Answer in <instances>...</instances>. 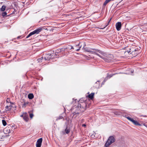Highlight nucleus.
Instances as JSON below:
<instances>
[{"mask_svg":"<svg viewBox=\"0 0 147 147\" xmlns=\"http://www.w3.org/2000/svg\"><path fill=\"white\" fill-rule=\"evenodd\" d=\"M26 121H28L29 119L27 113L25 112V115L23 118Z\"/></svg>","mask_w":147,"mask_h":147,"instance_id":"nucleus-13","label":"nucleus"},{"mask_svg":"<svg viewBox=\"0 0 147 147\" xmlns=\"http://www.w3.org/2000/svg\"><path fill=\"white\" fill-rule=\"evenodd\" d=\"M76 101V99L75 100V101Z\"/></svg>","mask_w":147,"mask_h":147,"instance_id":"nucleus-43","label":"nucleus"},{"mask_svg":"<svg viewBox=\"0 0 147 147\" xmlns=\"http://www.w3.org/2000/svg\"><path fill=\"white\" fill-rule=\"evenodd\" d=\"M42 28L39 27L32 31V32L33 34H38L42 30Z\"/></svg>","mask_w":147,"mask_h":147,"instance_id":"nucleus-7","label":"nucleus"},{"mask_svg":"<svg viewBox=\"0 0 147 147\" xmlns=\"http://www.w3.org/2000/svg\"><path fill=\"white\" fill-rule=\"evenodd\" d=\"M131 51L130 50H129V51L127 50V51H125V53H126L127 52L129 54H131Z\"/></svg>","mask_w":147,"mask_h":147,"instance_id":"nucleus-27","label":"nucleus"},{"mask_svg":"<svg viewBox=\"0 0 147 147\" xmlns=\"http://www.w3.org/2000/svg\"><path fill=\"white\" fill-rule=\"evenodd\" d=\"M111 18L109 20V22H108V24L110 22V21H111Z\"/></svg>","mask_w":147,"mask_h":147,"instance_id":"nucleus-32","label":"nucleus"},{"mask_svg":"<svg viewBox=\"0 0 147 147\" xmlns=\"http://www.w3.org/2000/svg\"><path fill=\"white\" fill-rule=\"evenodd\" d=\"M121 27V22H118L116 24V27L117 31L120 30Z\"/></svg>","mask_w":147,"mask_h":147,"instance_id":"nucleus-8","label":"nucleus"},{"mask_svg":"<svg viewBox=\"0 0 147 147\" xmlns=\"http://www.w3.org/2000/svg\"><path fill=\"white\" fill-rule=\"evenodd\" d=\"M79 49H75V50H76L77 51H79Z\"/></svg>","mask_w":147,"mask_h":147,"instance_id":"nucleus-36","label":"nucleus"},{"mask_svg":"<svg viewBox=\"0 0 147 147\" xmlns=\"http://www.w3.org/2000/svg\"><path fill=\"white\" fill-rule=\"evenodd\" d=\"M25 115V112L23 113L22 115H21L20 116L21 117H22L23 118Z\"/></svg>","mask_w":147,"mask_h":147,"instance_id":"nucleus-28","label":"nucleus"},{"mask_svg":"<svg viewBox=\"0 0 147 147\" xmlns=\"http://www.w3.org/2000/svg\"><path fill=\"white\" fill-rule=\"evenodd\" d=\"M69 48L70 49H74V48L73 47L71 46H69Z\"/></svg>","mask_w":147,"mask_h":147,"instance_id":"nucleus-26","label":"nucleus"},{"mask_svg":"<svg viewBox=\"0 0 147 147\" xmlns=\"http://www.w3.org/2000/svg\"><path fill=\"white\" fill-rule=\"evenodd\" d=\"M34 95L33 94H29L28 95V97L30 99H32L34 98Z\"/></svg>","mask_w":147,"mask_h":147,"instance_id":"nucleus-15","label":"nucleus"},{"mask_svg":"<svg viewBox=\"0 0 147 147\" xmlns=\"http://www.w3.org/2000/svg\"><path fill=\"white\" fill-rule=\"evenodd\" d=\"M7 14V13L5 12H4L2 13V15L3 16H4L6 15Z\"/></svg>","mask_w":147,"mask_h":147,"instance_id":"nucleus-25","label":"nucleus"},{"mask_svg":"<svg viewBox=\"0 0 147 147\" xmlns=\"http://www.w3.org/2000/svg\"><path fill=\"white\" fill-rule=\"evenodd\" d=\"M137 51V50L136 49H135L134 50V51H132L131 52L132 54H133L134 52L136 51Z\"/></svg>","mask_w":147,"mask_h":147,"instance_id":"nucleus-30","label":"nucleus"},{"mask_svg":"<svg viewBox=\"0 0 147 147\" xmlns=\"http://www.w3.org/2000/svg\"><path fill=\"white\" fill-rule=\"evenodd\" d=\"M98 50H94L93 49H91L88 48H85L84 49V47H83V52H92L93 54H96V53H95L96 52V51Z\"/></svg>","mask_w":147,"mask_h":147,"instance_id":"nucleus-5","label":"nucleus"},{"mask_svg":"<svg viewBox=\"0 0 147 147\" xmlns=\"http://www.w3.org/2000/svg\"><path fill=\"white\" fill-rule=\"evenodd\" d=\"M143 125L147 128V124H144Z\"/></svg>","mask_w":147,"mask_h":147,"instance_id":"nucleus-31","label":"nucleus"},{"mask_svg":"<svg viewBox=\"0 0 147 147\" xmlns=\"http://www.w3.org/2000/svg\"><path fill=\"white\" fill-rule=\"evenodd\" d=\"M6 8V6L5 5H3L1 8V10L2 11H4L5 10Z\"/></svg>","mask_w":147,"mask_h":147,"instance_id":"nucleus-19","label":"nucleus"},{"mask_svg":"<svg viewBox=\"0 0 147 147\" xmlns=\"http://www.w3.org/2000/svg\"><path fill=\"white\" fill-rule=\"evenodd\" d=\"M127 118L128 120L131 121L135 125H138L139 126H141V124L139 123L136 121L134 120L133 119L129 117H127Z\"/></svg>","mask_w":147,"mask_h":147,"instance_id":"nucleus-4","label":"nucleus"},{"mask_svg":"<svg viewBox=\"0 0 147 147\" xmlns=\"http://www.w3.org/2000/svg\"><path fill=\"white\" fill-rule=\"evenodd\" d=\"M115 140V139L113 136L109 137L105 144V146L106 147H108L111 144L114 142Z\"/></svg>","mask_w":147,"mask_h":147,"instance_id":"nucleus-3","label":"nucleus"},{"mask_svg":"<svg viewBox=\"0 0 147 147\" xmlns=\"http://www.w3.org/2000/svg\"><path fill=\"white\" fill-rule=\"evenodd\" d=\"M81 127H83V124H82L81 125Z\"/></svg>","mask_w":147,"mask_h":147,"instance_id":"nucleus-37","label":"nucleus"},{"mask_svg":"<svg viewBox=\"0 0 147 147\" xmlns=\"http://www.w3.org/2000/svg\"><path fill=\"white\" fill-rule=\"evenodd\" d=\"M114 74H111L110 75H108L107 77L105 79L104 81H103L102 82V84H104L105 82L107 80L108 78H109L111 77Z\"/></svg>","mask_w":147,"mask_h":147,"instance_id":"nucleus-9","label":"nucleus"},{"mask_svg":"<svg viewBox=\"0 0 147 147\" xmlns=\"http://www.w3.org/2000/svg\"><path fill=\"white\" fill-rule=\"evenodd\" d=\"M85 145H83V147H85L84 146Z\"/></svg>","mask_w":147,"mask_h":147,"instance_id":"nucleus-38","label":"nucleus"},{"mask_svg":"<svg viewBox=\"0 0 147 147\" xmlns=\"http://www.w3.org/2000/svg\"><path fill=\"white\" fill-rule=\"evenodd\" d=\"M11 107L10 104L9 105L6 106L5 107V111H11L12 108Z\"/></svg>","mask_w":147,"mask_h":147,"instance_id":"nucleus-10","label":"nucleus"},{"mask_svg":"<svg viewBox=\"0 0 147 147\" xmlns=\"http://www.w3.org/2000/svg\"><path fill=\"white\" fill-rule=\"evenodd\" d=\"M33 35V34L32 32L30 33L28 35L26 36V38H28L30 36H31Z\"/></svg>","mask_w":147,"mask_h":147,"instance_id":"nucleus-21","label":"nucleus"},{"mask_svg":"<svg viewBox=\"0 0 147 147\" xmlns=\"http://www.w3.org/2000/svg\"><path fill=\"white\" fill-rule=\"evenodd\" d=\"M96 55L99 56L100 58L104 60L105 61L109 63L111 61L112 59L109 57H104L103 56H105L106 54L100 50H97L96 51Z\"/></svg>","mask_w":147,"mask_h":147,"instance_id":"nucleus-2","label":"nucleus"},{"mask_svg":"<svg viewBox=\"0 0 147 147\" xmlns=\"http://www.w3.org/2000/svg\"><path fill=\"white\" fill-rule=\"evenodd\" d=\"M86 126V125L85 124H83V127H85Z\"/></svg>","mask_w":147,"mask_h":147,"instance_id":"nucleus-34","label":"nucleus"},{"mask_svg":"<svg viewBox=\"0 0 147 147\" xmlns=\"http://www.w3.org/2000/svg\"><path fill=\"white\" fill-rule=\"evenodd\" d=\"M9 101H10V100H9V99H8V98L7 99V100H6V101H7V102H8V103H9Z\"/></svg>","mask_w":147,"mask_h":147,"instance_id":"nucleus-29","label":"nucleus"},{"mask_svg":"<svg viewBox=\"0 0 147 147\" xmlns=\"http://www.w3.org/2000/svg\"><path fill=\"white\" fill-rule=\"evenodd\" d=\"M28 113H29L30 118L31 119L34 116L33 114L32 113H30V112H28Z\"/></svg>","mask_w":147,"mask_h":147,"instance_id":"nucleus-23","label":"nucleus"},{"mask_svg":"<svg viewBox=\"0 0 147 147\" xmlns=\"http://www.w3.org/2000/svg\"><path fill=\"white\" fill-rule=\"evenodd\" d=\"M10 131V129H9V131Z\"/></svg>","mask_w":147,"mask_h":147,"instance_id":"nucleus-42","label":"nucleus"},{"mask_svg":"<svg viewBox=\"0 0 147 147\" xmlns=\"http://www.w3.org/2000/svg\"><path fill=\"white\" fill-rule=\"evenodd\" d=\"M63 118V117L62 116H59V117H57V118L56 119V120L57 121L58 120H60V119H61Z\"/></svg>","mask_w":147,"mask_h":147,"instance_id":"nucleus-24","label":"nucleus"},{"mask_svg":"<svg viewBox=\"0 0 147 147\" xmlns=\"http://www.w3.org/2000/svg\"><path fill=\"white\" fill-rule=\"evenodd\" d=\"M83 56H84V57H85L86 56H84V55H83Z\"/></svg>","mask_w":147,"mask_h":147,"instance_id":"nucleus-40","label":"nucleus"},{"mask_svg":"<svg viewBox=\"0 0 147 147\" xmlns=\"http://www.w3.org/2000/svg\"><path fill=\"white\" fill-rule=\"evenodd\" d=\"M7 136V135L3 132H0V139H3L4 137Z\"/></svg>","mask_w":147,"mask_h":147,"instance_id":"nucleus-11","label":"nucleus"},{"mask_svg":"<svg viewBox=\"0 0 147 147\" xmlns=\"http://www.w3.org/2000/svg\"><path fill=\"white\" fill-rule=\"evenodd\" d=\"M21 37V36H18V37L17 38L18 39L20 38Z\"/></svg>","mask_w":147,"mask_h":147,"instance_id":"nucleus-33","label":"nucleus"},{"mask_svg":"<svg viewBox=\"0 0 147 147\" xmlns=\"http://www.w3.org/2000/svg\"><path fill=\"white\" fill-rule=\"evenodd\" d=\"M2 122L3 126H5L6 125L7 123L5 120H2Z\"/></svg>","mask_w":147,"mask_h":147,"instance_id":"nucleus-20","label":"nucleus"},{"mask_svg":"<svg viewBox=\"0 0 147 147\" xmlns=\"http://www.w3.org/2000/svg\"><path fill=\"white\" fill-rule=\"evenodd\" d=\"M94 92H92L90 94H89L88 95H87L86 96V97H87L88 96V97L90 99L92 100L94 96Z\"/></svg>","mask_w":147,"mask_h":147,"instance_id":"nucleus-12","label":"nucleus"},{"mask_svg":"<svg viewBox=\"0 0 147 147\" xmlns=\"http://www.w3.org/2000/svg\"><path fill=\"white\" fill-rule=\"evenodd\" d=\"M88 94H89V92H88V93H87Z\"/></svg>","mask_w":147,"mask_h":147,"instance_id":"nucleus-39","label":"nucleus"},{"mask_svg":"<svg viewBox=\"0 0 147 147\" xmlns=\"http://www.w3.org/2000/svg\"><path fill=\"white\" fill-rule=\"evenodd\" d=\"M37 61L38 62H41L42 61H45L44 57L43 56L41 57L40 58H38L37 59Z\"/></svg>","mask_w":147,"mask_h":147,"instance_id":"nucleus-14","label":"nucleus"},{"mask_svg":"<svg viewBox=\"0 0 147 147\" xmlns=\"http://www.w3.org/2000/svg\"><path fill=\"white\" fill-rule=\"evenodd\" d=\"M28 103L29 102H24V103L22 104V107H25L26 106V105L28 104Z\"/></svg>","mask_w":147,"mask_h":147,"instance_id":"nucleus-18","label":"nucleus"},{"mask_svg":"<svg viewBox=\"0 0 147 147\" xmlns=\"http://www.w3.org/2000/svg\"><path fill=\"white\" fill-rule=\"evenodd\" d=\"M65 131L66 134H68L70 130L69 129L67 128V127L65 130Z\"/></svg>","mask_w":147,"mask_h":147,"instance_id":"nucleus-16","label":"nucleus"},{"mask_svg":"<svg viewBox=\"0 0 147 147\" xmlns=\"http://www.w3.org/2000/svg\"><path fill=\"white\" fill-rule=\"evenodd\" d=\"M67 49L65 48H61L59 49V50H57V51L55 53H53L52 54L51 53H48L46 54L45 55L44 57V59L45 61H49L51 59H53L55 57V56L56 55V53H58L60 52H62L65 51V49Z\"/></svg>","mask_w":147,"mask_h":147,"instance_id":"nucleus-1","label":"nucleus"},{"mask_svg":"<svg viewBox=\"0 0 147 147\" xmlns=\"http://www.w3.org/2000/svg\"><path fill=\"white\" fill-rule=\"evenodd\" d=\"M33 35V34L32 32L30 33L28 35L26 36V38H28L30 36H31Z\"/></svg>","mask_w":147,"mask_h":147,"instance_id":"nucleus-22","label":"nucleus"},{"mask_svg":"<svg viewBox=\"0 0 147 147\" xmlns=\"http://www.w3.org/2000/svg\"><path fill=\"white\" fill-rule=\"evenodd\" d=\"M85 17V16H84V15H83V17Z\"/></svg>","mask_w":147,"mask_h":147,"instance_id":"nucleus-41","label":"nucleus"},{"mask_svg":"<svg viewBox=\"0 0 147 147\" xmlns=\"http://www.w3.org/2000/svg\"><path fill=\"white\" fill-rule=\"evenodd\" d=\"M0 112H1V113H4V112H3V113H1V110H0Z\"/></svg>","mask_w":147,"mask_h":147,"instance_id":"nucleus-35","label":"nucleus"},{"mask_svg":"<svg viewBox=\"0 0 147 147\" xmlns=\"http://www.w3.org/2000/svg\"><path fill=\"white\" fill-rule=\"evenodd\" d=\"M42 141V138L38 139L36 142V147H41Z\"/></svg>","mask_w":147,"mask_h":147,"instance_id":"nucleus-6","label":"nucleus"},{"mask_svg":"<svg viewBox=\"0 0 147 147\" xmlns=\"http://www.w3.org/2000/svg\"><path fill=\"white\" fill-rule=\"evenodd\" d=\"M111 0H106L103 3V5L105 6L107 4L110 2Z\"/></svg>","mask_w":147,"mask_h":147,"instance_id":"nucleus-17","label":"nucleus"}]
</instances>
